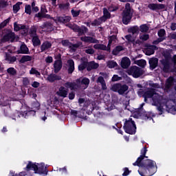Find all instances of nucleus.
I'll use <instances>...</instances> for the list:
<instances>
[{"mask_svg": "<svg viewBox=\"0 0 176 176\" xmlns=\"http://www.w3.org/2000/svg\"><path fill=\"white\" fill-rule=\"evenodd\" d=\"M143 97L144 101H146L148 98H152L153 105L157 107V110L161 112L160 115L164 112V109H166V111H168V112H170L173 115H176V107H174L175 102L173 100H168L166 102L165 99H163V96L155 93V90L149 89L144 94ZM164 102H166V104H164Z\"/></svg>", "mask_w": 176, "mask_h": 176, "instance_id": "obj_1", "label": "nucleus"}, {"mask_svg": "<svg viewBox=\"0 0 176 176\" xmlns=\"http://www.w3.org/2000/svg\"><path fill=\"white\" fill-rule=\"evenodd\" d=\"M90 80L87 78H78L76 82H66L65 87L70 90H85L89 87Z\"/></svg>", "mask_w": 176, "mask_h": 176, "instance_id": "obj_2", "label": "nucleus"}, {"mask_svg": "<svg viewBox=\"0 0 176 176\" xmlns=\"http://www.w3.org/2000/svg\"><path fill=\"white\" fill-rule=\"evenodd\" d=\"M144 168L142 169H139L138 173L141 176H152L155 174L157 171L156 168V162L151 160H148L145 162Z\"/></svg>", "mask_w": 176, "mask_h": 176, "instance_id": "obj_3", "label": "nucleus"}, {"mask_svg": "<svg viewBox=\"0 0 176 176\" xmlns=\"http://www.w3.org/2000/svg\"><path fill=\"white\" fill-rule=\"evenodd\" d=\"M30 170H33L34 171V174H39L40 175L42 174L44 175H47V169L46 168V166H45L44 163L39 164L28 162L25 168V170L30 171Z\"/></svg>", "mask_w": 176, "mask_h": 176, "instance_id": "obj_4", "label": "nucleus"}, {"mask_svg": "<svg viewBox=\"0 0 176 176\" xmlns=\"http://www.w3.org/2000/svg\"><path fill=\"white\" fill-rule=\"evenodd\" d=\"M124 131L128 134H134L137 130V126H135V122L133 121V119L129 118L126 120L124 125Z\"/></svg>", "mask_w": 176, "mask_h": 176, "instance_id": "obj_5", "label": "nucleus"}, {"mask_svg": "<svg viewBox=\"0 0 176 176\" xmlns=\"http://www.w3.org/2000/svg\"><path fill=\"white\" fill-rule=\"evenodd\" d=\"M130 20H131V8L130 3H126L123 12L122 21L125 25H127L130 23Z\"/></svg>", "mask_w": 176, "mask_h": 176, "instance_id": "obj_6", "label": "nucleus"}, {"mask_svg": "<svg viewBox=\"0 0 176 176\" xmlns=\"http://www.w3.org/2000/svg\"><path fill=\"white\" fill-rule=\"evenodd\" d=\"M111 90L112 91H118L122 96L123 94H127L129 87L126 85L114 84L111 86Z\"/></svg>", "mask_w": 176, "mask_h": 176, "instance_id": "obj_7", "label": "nucleus"}, {"mask_svg": "<svg viewBox=\"0 0 176 176\" xmlns=\"http://www.w3.org/2000/svg\"><path fill=\"white\" fill-rule=\"evenodd\" d=\"M35 113H36V110H34L28 106L23 105L22 106L20 115L22 118H27L29 116H35Z\"/></svg>", "mask_w": 176, "mask_h": 176, "instance_id": "obj_8", "label": "nucleus"}, {"mask_svg": "<svg viewBox=\"0 0 176 176\" xmlns=\"http://www.w3.org/2000/svg\"><path fill=\"white\" fill-rule=\"evenodd\" d=\"M108 19H111V13L108 11V9L106 8H103V16L100 17L99 19L95 20L92 23V25H100L101 23H104L108 20Z\"/></svg>", "mask_w": 176, "mask_h": 176, "instance_id": "obj_9", "label": "nucleus"}, {"mask_svg": "<svg viewBox=\"0 0 176 176\" xmlns=\"http://www.w3.org/2000/svg\"><path fill=\"white\" fill-rule=\"evenodd\" d=\"M129 75H132L133 78H140L144 74V72L141 68L137 67V66H133L130 68L129 71Z\"/></svg>", "mask_w": 176, "mask_h": 176, "instance_id": "obj_10", "label": "nucleus"}, {"mask_svg": "<svg viewBox=\"0 0 176 176\" xmlns=\"http://www.w3.org/2000/svg\"><path fill=\"white\" fill-rule=\"evenodd\" d=\"M67 26L69 28H71V30H73V31L75 32H78L79 35H83V34H86V32H87V28L85 26L79 28V26L72 24H69Z\"/></svg>", "mask_w": 176, "mask_h": 176, "instance_id": "obj_11", "label": "nucleus"}, {"mask_svg": "<svg viewBox=\"0 0 176 176\" xmlns=\"http://www.w3.org/2000/svg\"><path fill=\"white\" fill-rule=\"evenodd\" d=\"M39 32L53 31L54 26L50 22H45L38 28Z\"/></svg>", "mask_w": 176, "mask_h": 176, "instance_id": "obj_12", "label": "nucleus"}, {"mask_svg": "<svg viewBox=\"0 0 176 176\" xmlns=\"http://www.w3.org/2000/svg\"><path fill=\"white\" fill-rule=\"evenodd\" d=\"M148 152V149H146V147H144L141 150V155L138 158L137 161L133 164V166H138V167H142L143 165L141 163V161L144 160V157H148L145 156L146 155V153Z\"/></svg>", "mask_w": 176, "mask_h": 176, "instance_id": "obj_13", "label": "nucleus"}, {"mask_svg": "<svg viewBox=\"0 0 176 176\" xmlns=\"http://www.w3.org/2000/svg\"><path fill=\"white\" fill-rule=\"evenodd\" d=\"M47 13V9H46V5L43 4L41 6V12L36 14V17L39 19H50V15L46 14Z\"/></svg>", "mask_w": 176, "mask_h": 176, "instance_id": "obj_14", "label": "nucleus"}, {"mask_svg": "<svg viewBox=\"0 0 176 176\" xmlns=\"http://www.w3.org/2000/svg\"><path fill=\"white\" fill-rule=\"evenodd\" d=\"M62 45H63V46H67L72 50H73V52H74V50L76 49H78V47H80V46H82V43L78 42L76 44H72V43H69V41L68 40H65V41H62Z\"/></svg>", "mask_w": 176, "mask_h": 176, "instance_id": "obj_15", "label": "nucleus"}, {"mask_svg": "<svg viewBox=\"0 0 176 176\" xmlns=\"http://www.w3.org/2000/svg\"><path fill=\"white\" fill-rule=\"evenodd\" d=\"M164 35H166V30H164V29H161L160 30H159L158 36L160 38L153 41V45H158V43H160V42H163V41L166 39Z\"/></svg>", "mask_w": 176, "mask_h": 176, "instance_id": "obj_16", "label": "nucleus"}, {"mask_svg": "<svg viewBox=\"0 0 176 176\" xmlns=\"http://www.w3.org/2000/svg\"><path fill=\"white\" fill-rule=\"evenodd\" d=\"M148 9L151 10H162V9H164L165 6L164 4H156V3H150L148 6Z\"/></svg>", "mask_w": 176, "mask_h": 176, "instance_id": "obj_17", "label": "nucleus"}, {"mask_svg": "<svg viewBox=\"0 0 176 176\" xmlns=\"http://www.w3.org/2000/svg\"><path fill=\"white\" fill-rule=\"evenodd\" d=\"M63 68V62L60 60H57L54 63V71L55 74H58Z\"/></svg>", "mask_w": 176, "mask_h": 176, "instance_id": "obj_18", "label": "nucleus"}, {"mask_svg": "<svg viewBox=\"0 0 176 176\" xmlns=\"http://www.w3.org/2000/svg\"><path fill=\"white\" fill-rule=\"evenodd\" d=\"M56 94L59 96V97H63L65 98L67 96H68V89L64 87H60L58 91L56 92Z\"/></svg>", "mask_w": 176, "mask_h": 176, "instance_id": "obj_19", "label": "nucleus"}, {"mask_svg": "<svg viewBox=\"0 0 176 176\" xmlns=\"http://www.w3.org/2000/svg\"><path fill=\"white\" fill-rule=\"evenodd\" d=\"M71 113L72 115L75 116V118H80V119H86V117L85 116V110H81L80 111L72 110Z\"/></svg>", "mask_w": 176, "mask_h": 176, "instance_id": "obj_20", "label": "nucleus"}, {"mask_svg": "<svg viewBox=\"0 0 176 176\" xmlns=\"http://www.w3.org/2000/svg\"><path fill=\"white\" fill-rule=\"evenodd\" d=\"M55 21H56V23H63V24H65V23H69V21H71V16H58L55 19Z\"/></svg>", "mask_w": 176, "mask_h": 176, "instance_id": "obj_21", "label": "nucleus"}, {"mask_svg": "<svg viewBox=\"0 0 176 176\" xmlns=\"http://www.w3.org/2000/svg\"><path fill=\"white\" fill-rule=\"evenodd\" d=\"M15 39H16V36H14V33L13 32H10L6 34L3 38V41H4V42H8L9 41L10 42H14Z\"/></svg>", "mask_w": 176, "mask_h": 176, "instance_id": "obj_22", "label": "nucleus"}, {"mask_svg": "<svg viewBox=\"0 0 176 176\" xmlns=\"http://www.w3.org/2000/svg\"><path fill=\"white\" fill-rule=\"evenodd\" d=\"M58 102V99L55 96L51 95L47 100V104L50 107H54Z\"/></svg>", "mask_w": 176, "mask_h": 176, "instance_id": "obj_23", "label": "nucleus"}, {"mask_svg": "<svg viewBox=\"0 0 176 176\" xmlns=\"http://www.w3.org/2000/svg\"><path fill=\"white\" fill-rule=\"evenodd\" d=\"M67 71L68 74H72L75 71V63L71 59L67 60Z\"/></svg>", "mask_w": 176, "mask_h": 176, "instance_id": "obj_24", "label": "nucleus"}, {"mask_svg": "<svg viewBox=\"0 0 176 176\" xmlns=\"http://www.w3.org/2000/svg\"><path fill=\"white\" fill-rule=\"evenodd\" d=\"M14 30L15 31H20V30H23V32H22V34H27L28 32V28H27L24 25H14Z\"/></svg>", "mask_w": 176, "mask_h": 176, "instance_id": "obj_25", "label": "nucleus"}, {"mask_svg": "<svg viewBox=\"0 0 176 176\" xmlns=\"http://www.w3.org/2000/svg\"><path fill=\"white\" fill-rule=\"evenodd\" d=\"M80 39L82 42H86L87 43H97L98 42L97 39L90 36L81 37Z\"/></svg>", "mask_w": 176, "mask_h": 176, "instance_id": "obj_26", "label": "nucleus"}, {"mask_svg": "<svg viewBox=\"0 0 176 176\" xmlns=\"http://www.w3.org/2000/svg\"><path fill=\"white\" fill-rule=\"evenodd\" d=\"M159 60L156 58H152L149 60L150 68L151 69H155L157 67V63Z\"/></svg>", "mask_w": 176, "mask_h": 176, "instance_id": "obj_27", "label": "nucleus"}, {"mask_svg": "<svg viewBox=\"0 0 176 176\" xmlns=\"http://www.w3.org/2000/svg\"><path fill=\"white\" fill-rule=\"evenodd\" d=\"M131 61L127 57L123 58L121 61V67L122 68H129L130 67Z\"/></svg>", "mask_w": 176, "mask_h": 176, "instance_id": "obj_28", "label": "nucleus"}, {"mask_svg": "<svg viewBox=\"0 0 176 176\" xmlns=\"http://www.w3.org/2000/svg\"><path fill=\"white\" fill-rule=\"evenodd\" d=\"M94 49H96V50H107V52H109L111 50L110 47H106L103 44H96L94 45Z\"/></svg>", "mask_w": 176, "mask_h": 176, "instance_id": "obj_29", "label": "nucleus"}, {"mask_svg": "<svg viewBox=\"0 0 176 176\" xmlns=\"http://www.w3.org/2000/svg\"><path fill=\"white\" fill-rule=\"evenodd\" d=\"M6 56H5V60L8 63V64H12V63H14L16 60L17 58L15 56H10L8 54V52H5Z\"/></svg>", "mask_w": 176, "mask_h": 176, "instance_id": "obj_30", "label": "nucleus"}, {"mask_svg": "<svg viewBox=\"0 0 176 176\" xmlns=\"http://www.w3.org/2000/svg\"><path fill=\"white\" fill-rule=\"evenodd\" d=\"M60 79H61V77L56 74H50L47 77V80L49 82H54L56 80H60Z\"/></svg>", "mask_w": 176, "mask_h": 176, "instance_id": "obj_31", "label": "nucleus"}, {"mask_svg": "<svg viewBox=\"0 0 176 176\" xmlns=\"http://www.w3.org/2000/svg\"><path fill=\"white\" fill-rule=\"evenodd\" d=\"M138 27L135 26L133 28H130L129 29V32H130V34H131V35H133V36H135V38H137V36H138Z\"/></svg>", "mask_w": 176, "mask_h": 176, "instance_id": "obj_32", "label": "nucleus"}, {"mask_svg": "<svg viewBox=\"0 0 176 176\" xmlns=\"http://www.w3.org/2000/svg\"><path fill=\"white\" fill-rule=\"evenodd\" d=\"M50 47H52V43L45 41L41 45V49L42 52H45V50H47V49H50Z\"/></svg>", "mask_w": 176, "mask_h": 176, "instance_id": "obj_33", "label": "nucleus"}, {"mask_svg": "<svg viewBox=\"0 0 176 176\" xmlns=\"http://www.w3.org/2000/svg\"><path fill=\"white\" fill-rule=\"evenodd\" d=\"M28 47L25 44H22L21 46V50L18 53H21V54H28Z\"/></svg>", "mask_w": 176, "mask_h": 176, "instance_id": "obj_34", "label": "nucleus"}, {"mask_svg": "<svg viewBox=\"0 0 176 176\" xmlns=\"http://www.w3.org/2000/svg\"><path fill=\"white\" fill-rule=\"evenodd\" d=\"M155 49H156V46L152 45L150 46L147 50H146V54L147 56H151V54H154L155 53Z\"/></svg>", "mask_w": 176, "mask_h": 176, "instance_id": "obj_35", "label": "nucleus"}, {"mask_svg": "<svg viewBox=\"0 0 176 176\" xmlns=\"http://www.w3.org/2000/svg\"><path fill=\"white\" fill-rule=\"evenodd\" d=\"M115 43H116V35L113 34L109 38L108 47H111V45H115Z\"/></svg>", "mask_w": 176, "mask_h": 176, "instance_id": "obj_36", "label": "nucleus"}, {"mask_svg": "<svg viewBox=\"0 0 176 176\" xmlns=\"http://www.w3.org/2000/svg\"><path fill=\"white\" fill-rule=\"evenodd\" d=\"M32 60V57L28 55H24L21 57L20 60V63L23 64L24 63H27L28 61H31Z\"/></svg>", "mask_w": 176, "mask_h": 176, "instance_id": "obj_37", "label": "nucleus"}, {"mask_svg": "<svg viewBox=\"0 0 176 176\" xmlns=\"http://www.w3.org/2000/svg\"><path fill=\"white\" fill-rule=\"evenodd\" d=\"M98 68V63H96L94 62H90L88 64L87 71H90L91 69H96Z\"/></svg>", "mask_w": 176, "mask_h": 176, "instance_id": "obj_38", "label": "nucleus"}, {"mask_svg": "<svg viewBox=\"0 0 176 176\" xmlns=\"http://www.w3.org/2000/svg\"><path fill=\"white\" fill-rule=\"evenodd\" d=\"M135 36H133L132 34H128L125 36V39L129 42V43H132V42H134L135 41Z\"/></svg>", "mask_w": 176, "mask_h": 176, "instance_id": "obj_39", "label": "nucleus"}, {"mask_svg": "<svg viewBox=\"0 0 176 176\" xmlns=\"http://www.w3.org/2000/svg\"><path fill=\"white\" fill-rule=\"evenodd\" d=\"M173 82H174V78L173 77H170L166 82V89H170L171 86H173Z\"/></svg>", "mask_w": 176, "mask_h": 176, "instance_id": "obj_40", "label": "nucleus"}, {"mask_svg": "<svg viewBox=\"0 0 176 176\" xmlns=\"http://www.w3.org/2000/svg\"><path fill=\"white\" fill-rule=\"evenodd\" d=\"M30 75H35L37 78L41 76V73L36 70V69L32 67L30 71Z\"/></svg>", "mask_w": 176, "mask_h": 176, "instance_id": "obj_41", "label": "nucleus"}, {"mask_svg": "<svg viewBox=\"0 0 176 176\" xmlns=\"http://www.w3.org/2000/svg\"><path fill=\"white\" fill-rule=\"evenodd\" d=\"M89 64L87 63V60H85V61H82L81 64L78 66L79 71H83L86 67H87Z\"/></svg>", "mask_w": 176, "mask_h": 176, "instance_id": "obj_42", "label": "nucleus"}, {"mask_svg": "<svg viewBox=\"0 0 176 176\" xmlns=\"http://www.w3.org/2000/svg\"><path fill=\"white\" fill-rule=\"evenodd\" d=\"M32 43L34 46H38L41 45V41H39V38L37 36H33Z\"/></svg>", "mask_w": 176, "mask_h": 176, "instance_id": "obj_43", "label": "nucleus"}, {"mask_svg": "<svg viewBox=\"0 0 176 176\" xmlns=\"http://www.w3.org/2000/svg\"><path fill=\"white\" fill-rule=\"evenodd\" d=\"M122 50H123V47L118 46L113 50V54H114V56H118V54H119V52H122Z\"/></svg>", "mask_w": 176, "mask_h": 176, "instance_id": "obj_44", "label": "nucleus"}, {"mask_svg": "<svg viewBox=\"0 0 176 176\" xmlns=\"http://www.w3.org/2000/svg\"><path fill=\"white\" fill-rule=\"evenodd\" d=\"M136 64H137V65H139V67H145V65H146V60H144V59H141V60L136 61Z\"/></svg>", "mask_w": 176, "mask_h": 176, "instance_id": "obj_45", "label": "nucleus"}, {"mask_svg": "<svg viewBox=\"0 0 176 176\" xmlns=\"http://www.w3.org/2000/svg\"><path fill=\"white\" fill-rule=\"evenodd\" d=\"M107 67H109V68H115L118 67V63L113 60H111L107 63Z\"/></svg>", "mask_w": 176, "mask_h": 176, "instance_id": "obj_46", "label": "nucleus"}, {"mask_svg": "<svg viewBox=\"0 0 176 176\" xmlns=\"http://www.w3.org/2000/svg\"><path fill=\"white\" fill-rule=\"evenodd\" d=\"M21 3L19 2L13 6V10L14 13H17L20 10V6Z\"/></svg>", "mask_w": 176, "mask_h": 176, "instance_id": "obj_47", "label": "nucleus"}, {"mask_svg": "<svg viewBox=\"0 0 176 176\" xmlns=\"http://www.w3.org/2000/svg\"><path fill=\"white\" fill-rule=\"evenodd\" d=\"M9 21H10V18L6 19L3 22H2V23L0 24V30H2V28L6 27V25H8V23H9Z\"/></svg>", "mask_w": 176, "mask_h": 176, "instance_id": "obj_48", "label": "nucleus"}, {"mask_svg": "<svg viewBox=\"0 0 176 176\" xmlns=\"http://www.w3.org/2000/svg\"><path fill=\"white\" fill-rule=\"evenodd\" d=\"M149 30V28L146 25H140V31L141 32H148Z\"/></svg>", "mask_w": 176, "mask_h": 176, "instance_id": "obj_49", "label": "nucleus"}, {"mask_svg": "<svg viewBox=\"0 0 176 176\" xmlns=\"http://www.w3.org/2000/svg\"><path fill=\"white\" fill-rule=\"evenodd\" d=\"M41 107V104L38 103V102H34L32 104V109H34L35 111H38L39 109V107Z\"/></svg>", "mask_w": 176, "mask_h": 176, "instance_id": "obj_50", "label": "nucleus"}, {"mask_svg": "<svg viewBox=\"0 0 176 176\" xmlns=\"http://www.w3.org/2000/svg\"><path fill=\"white\" fill-rule=\"evenodd\" d=\"M140 39L142 41H148L149 39V34H140Z\"/></svg>", "mask_w": 176, "mask_h": 176, "instance_id": "obj_51", "label": "nucleus"}, {"mask_svg": "<svg viewBox=\"0 0 176 176\" xmlns=\"http://www.w3.org/2000/svg\"><path fill=\"white\" fill-rule=\"evenodd\" d=\"M80 13V10H72V14L73 17H78Z\"/></svg>", "mask_w": 176, "mask_h": 176, "instance_id": "obj_52", "label": "nucleus"}, {"mask_svg": "<svg viewBox=\"0 0 176 176\" xmlns=\"http://www.w3.org/2000/svg\"><path fill=\"white\" fill-rule=\"evenodd\" d=\"M85 53L87 54H94V50L90 47H88L85 50Z\"/></svg>", "mask_w": 176, "mask_h": 176, "instance_id": "obj_53", "label": "nucleus"}, {"mask_svg": "<svg viewBox=\"0 0 176 176\" xmlns=\"http://www.w3.org/2000/svg\"><path fill=\"white\" fill-rule=\"evenodd\" d=\"M122 78L119 77L118 75H113L111 78L112 82H118V80H120Z\"/></svg>", "mask_w": 176, "mask_h": 176, "instance_id": "obj_54", "label": "nucleus"}, {"mask_svg": "<svg viewBox=\"0 0 176 176\" xmlns=\"http://www.w3.org/2000/svg\"><path fill=\"white\" fill-rule=\"evenodd\" d=\"M25 12L28 14H31V6H25Z\"/></svg>", "mask_w": 176, "mask_h": 176, "instance_id": "obj_55", "label": "nucleus"}, {"mask_svg": "<svg viewBox=\"0 0 176 176\" xmlns=\"http://www.w3.org/2000/svg\"><path fill=\"white\" fill-rule=\"evenodd\" d=\"M7 71L8 74H10L11 75H14V74H16V69L13 67H10Z\"/></svg>", "mask_w": 176, "mask_h": 176, "instance_id": "obj_56", "label": "nucleus"}, {"mask_svg": "<svg viewBox=\"0 0 176 176\" xmlns=\"http://www.w3.org/2000/svg\"><path fill=\"white\" fill-rule=\"evenodd\" d=\"M30 33L31 34V35L32 36H35V34H36V27L32 28V29L30 30Z\"/></svg>", "mask_w": 176, "mask_h": 176, "instance_id": "obj_57", "label": "nucleus"}, {"mask_svg": "<svg viewBox=\"0 0 176 176\" xmlns=\"http://www.w3.org/2000/svg\"><path fill=\"white\" fill-rule=\"evenodd\" d=\"M97 83H100V85H102V83H105V80H104V78L102 76L98 77L97 80Z\"/></svg>", "mask_w": 176, "mask_h": 176, "instance_id": "obj_58", "label": "nucleus"}, {"mask_svg": "<svg viewBox=\"0 0 176 176\" xmlns=\"http://www.w3.org/2000/svg\"><path fill=\"white\" fill-rule=\"evenodd\" d=\"M45 63L50 64V63H53V58L52 56H47L45 58Z\"/></svg>", "mask_w": 176, "mask_h": 176, "instance_id": "obj_59", "label": "nucleus"}, {"mask_svg": "<svg viewBox=\"0 0 176 176\" xmlns=\"http://www.w3.org/2000/svg\"><path fill=\"white\" fill-rule=\"evenodd\" d=\"M130 174V170H129V168H124V173L122 174L123 176H127Z\"/></svg>", "mask_w": 176, "mask_h": 176, "instance_id": "obj_60", "label": "nucleus"}, {"mask_svg": "<svg viewBox=\"0 0 176 176\" xmlns=\"http://www.w3.org/2000/svg\"><path fill=\"white\" fill-rule=\"evenodd\" d=\"M23 85L25 86H28V85H30V80H28V78H23Z\"/></svg>", "mask_w": 176, "mask_h": 176, "instance_id": "obj_61", "label": "nucleus"}, {"mask_svg": "<svg viewBox=\"0 0 176 176\" xmlns=\"http://www.w3.org/2000/svg\"><path fill=\"white\" fill-rule=\"evenodd\" d=\"M59 171L61 173V174H67V167L59 168Z\"/></svg>", "mask_w": 176, "mask_h": 176, "instance_id": "obj_62", "label": "nucleus"}, {"mask_svg": "<svg viewBox=\"0 0 176 176\" xmlns=\"http://www.w3.org/2000/svg\"><path fill=\"white\" fill-rule=\"evenodd\" d=\"M32 87L36 88V87H39L40 84H39V82H36V81H34V82L32 84Z\"/></svg>", "mask_w": 176, "mask_h": 176, "instance_id": "obj_63", "label": "nucleus"}, {"mask_svg": "<svg viewBox=\"0 0 176 176\" xmlns=\"http://www.w3.org/2000/svg\"><path fill=\"white\" fill-rule=\"evenodd\" d=\"M170 39H176V33H172L169 35Z\"/></svg>", "mask_w": 176, "mask_h": 176, "instance_id": "obj_64", "label": "nucleus"}]
</instances>
